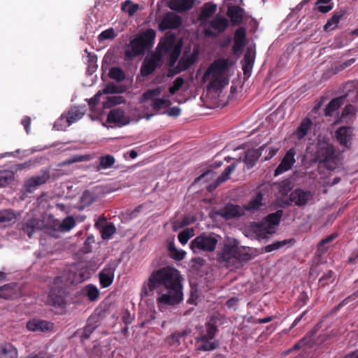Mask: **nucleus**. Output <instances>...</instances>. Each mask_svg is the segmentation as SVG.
Here are the masks:
<instances>
[{"label":"nucleus","instance_id":"obj_27","mask_svg":"<svg viewBox=\"0 0 358 358\" xmlns=\"http://www.w3.org/2000/svg\"><path fill=\"white\" fill-rule=\"evenodd\" d=\"M344 96H338L333 99L325 107V115L331 116L336 110H337L343 104H344Z\"/></svg>","mask_w":358,"mask_h":358},{"label":"nucleus","instance_id":"obj_47","mask_svg":"<svg viewBox=\"0 0 358 358\" xmlns=\"http://www.w3.org/2000/svg\"><path fill=\"white\" fill-rule=\"evenodd\" d=\"M76 226V220L72 216L65 217L59 226V229L62 232H67Z\"/></svg>","mask_w":358,"mask_h":358},{"label":"nucleus","instance_id":"obj_8","mask_svg":"<svg viewBox=\"0 0 358 358\" xmlns=\"http://www.w3.org/2000/svg\"><path fill=\"white\" fill-rule=\"evenodd\" d=\"M335 150L334 145L325 140H319L315 154V159L320 162H326L334 158Z\"/></svg>","mask_w":358,"mask_h":358},{"label":"nucleus","instance_id":"obj_61","mask_svg":"<svg viewBox=\"0 0 358 358\" xmlns=\"http://www.w3.org/2000/svg\"><path fill=\"white\" fill-rule=\"evenodd\" d=\"M246 31L243 27L238 28L234 32V41L245 43Z\"/></svg>","mask_w":358,"mask_h":358},{"label":"nucleus","instance_id":"obj_34","mask_svg":"<svg viewBox=\"0 0 358 358\" xmlns=\"http://www.w3.org/2000/svg\"><path fill=\"white\" fill-rule=\"evenodd\" d=\"M260 152L258 150L251 149L245 152L244 162L248 168H252L255 166L257 161L260 157Z\"/></svg>","mask_w":358,"mask_h":358},{"label":"nucleus","instance_id":"obj_43","mask_svg":"<svg viewBox=\"0 0 358 358\" xmlns=\"http://www.w3.org/2000/svg\"><path fill=\"white\" fill-rule=\"evenodd\" d=\"M17 354V350L12 345L0 348V358H16Z\"/></svg>","mask_w":358,"mask_h":358},{"label":"nucleus","instance_id":"obj_6","mask_svg":"<svg viewBox=\"0 0 358 358\" xmlns=\"http://www.w3.org/2000/svg\"><path fill=\"white\" fill-rule=\"evenodd\" d=\"M84 115V113L77 107H71L66 113H64L61 117L55 123L54 127L57 130H64L71 124L80 120Z\"/></svg>","mask_w":358,"mask_h":358},{"label":"nucleus","instance_id":"obj_44","mask_svg":"<svg viewBox=\"0 0 358 358\" xmlns=\"http://www.w3.org/2000/svg\"><path fill=\"white\" fill-rule=\"evenodd\" d=\"M162 94V89L157 87L155 89L146 90L141 96L140 102L143 103L148 100H152L155 97L159 96Z\"/></svg>","mask_w":358,"mask_h":358},{"label":"nucleus","instance_id":"obj_31","mask_svg":"<svg viewBox=\"0 0 358 358\" xmlns=\"http://www.w3.org/2000/svg\"><path fill=\"white\" fill-rule=\"evenodd\" d=\"M171 102L168 99L155 98L152 100L151 107L155 114L159 113L160 110L169 108Z\"/></svg>","mask_w":358,"mask_h":358},{"label":"nucleus","instance_id":"obj_35","mask_svg":"<svg viewBox=\"0 0 358 358\" xmlns=\"http://www.w3.org/2000/svg\"><path fill=\"white\" fill-rule=\"evenodd\" d=\"M195 0H171V3H173L172 9H176L179 11H185L191 9Z\"/></svg>","mask_w":358,"mask_h":358},{"label":"nucleus","instance_id":"obj_23","mask_svg":"<svg viewBox=\"0 0 358 358\" xmlns=\"http://www.w3.org/2000/svg\"><path fill=\"white\" fill-rule=\"evenodd\" d=\"M244 10L238 6H229L227 15L230 18L233 24L239 25L243 19Z\"/></svg>","mask_w":358,"mask_h":358},{"label":"nucleus","instance_id":"obj_5","mask_svg":"<svg viewBox=\"0 0 358 358\" xmlns=\"http://www.w3.org/2000/svg\"><path fill=\"white\" fill-rule=\"evenodd\" d=\"M217 242L215 237L203 234L192 241L190 248L194 253L199 251L213 252L215 250Z\"/></svg>","mask_w":358,"mask_h":358},{"label":"nucleus","instance_id":"obj_13","mask_svg":"<svg viewBox=\"0 0 358 358\" xmlns=\"http://www.w3.org/2000/svg\"><path fill=\"white\" fill-rule=\"evenodd\" d=\"M176 36L171 33H166L164 37H162L156 48L155 52H159L162 55V58L164 55L168 54L176 45Z\"/></svg>","mask_w":358,"mask_h":358},{"label":"nucleus","instance_id":"obj_38","mask_svg":"<svg viewBox=\"0 0 358 358\" xmlns=\"http://www.w3.org/2000/svg\"><path fill=\"white\" fill-rule=\"evenodd\" d=\"M99 160V164L97 166L98 171H100L101 169H107L112 167L115 162L114 157L110 155L101 156Z\"/></svg>","mask_w":358,"mask_h":358},{"label":"nucleus","instance_id":"obj_32","mask_svg":"<svg viewBox=\"0 0 358 358\" xmlns=\"http://www.w3.org/2000/svg\"><path fill=\"white\" fill-rule=\"evenodd\" d=\"M82 294L87 296L91 301H96L100 292L98 288L93 284H89L82 289Z\"/></svg>","mask_w":358,"mask_h":358},{"label":"nucleus","instance_id":"obj_26","mask_svg":"<svg viewBox=\"0 0 358 358\" xmlns=\"http://www.w3.org/2000/svg\"><path fill=\"white\" fill-rule=\"evenodd\" d=\"M236 167V164L235 163H233L228 166L224 171L222 173V174L216 179V180L211 184L208 188L210 187L216 188L217 186L221 185L222 183L224 182L225 181L228 180L230 178L231 173L235 170Z\"/></svg>","mask_w":358,"mask_h":358},{"label":"nucleus","instance_id":"obj_55","mask_svg":"<svg viewBox=\"0 0 358 358\" xmlns=\"http://www.w3.org/2000/svg\"><path fill=\"white\" fill-rule=\"evenodd\" d=\"M192 236L193 230L185 229L178 234V238L182 245H185Z\"/></svg>","mask_w":358,"mask_h":358},{"label":"nucleus","instance_id":"obj_58","mask_svg":"<svg viewBox=\"0 0 358 358\" xmlns=\"http://www.w3.org/2000/svg\"><path fill=\"white\" fill-rule=\"evenodd\" d=\"M117 34L115 32V30L113 28H109L108 29H106L103 31L99 35V40L100 41L108 40V39H113L115 38Z\"/></svg>","mask_w":358,"mask_h":358},{"label":"nucleus","instance_id":"obj_22","mask_svg":"<svg viewBox=\"0 0 358 358\" xmlns=\"http://www.w3.org/2000/svg\"><path fill=\"white\" fill-rule=\"evenodd\" d=\"M52 326V323L42 320H32L27 324V328L31 331L44 332L51 329Z\"/></svg>","mask_w":358,"mask_h":358},{"label":"nucleus","instance_id":"obj_30","mask_svg":"<svg viewBox=\"0 0 358 358\" xmlns=\"http://www.w3.org/2000/svg\"><path fill=\"white\" fill-rule=\"evenodd\" d=\"M263 194L259 192L256 195L247 203L243 206L245 210L254 212L262 206Z\"/></svg>","mask_w":358,"mask_h":358},{"label":"nucleus","instance_id":"obj_12","mask_svg":"<svg viewBox=\"0 0 358 358\" xmlns=\"http://www.w3.org/2000/svg\"><path fill=\"white\" fill-rule=\"evenodd\" d=\"M238 255V246L231 244H224L222 250L217 254V261L220 263L225 262L234 264L236 262Z\"/></svg>","mask_w":358,"mask_h":358},{"label":"nucleus","instance_id":"obj_9","mask_svg":"<svg viewBox=\"0 0 358 358\" xmlns=\"http://www.w3.org/2000/svg\"><path fill=\"white\" fill-rule=\"evenodd\" d=\"M162 55L159 52L152 53L150 57L143 61L141 66V74L143 76H148L152 74L162 64Z\"/></svg>","mask_w":358,"mask_h":358},{"label":"nucleus","instance_id":"obj_20","mask_svg":"<svg viewBox=\"0 0 358 358\" xmlns=\"http://www.w3.org/2000/svg\"><path fill=\"white\" fill-rule=\"evenodd\" d=\"M45 224L44 222L38 218H29L25 220L22 223L21 229L24 234H27L29 238L31 237L32 234L36 231L41 230Z\"/></svg>","mask_w":358,"mask_h":358},{"label":"nucleus","instance_id":"obj_33","mask_svg":"<svg viewBox=\"0 0 358 358\" xmlns=\"http://www.w3.org/2000/svg\"><path fill=\"white\" fill-rule=\"evenodd\" d=\"M197 59V52L194 51L190 55L187 57H182L178 63L179 67L182 71L187 70L192 66Z\"/></svg>","mask_w":358,"mask_h":358},{"label":"nucleus","instance_id":"obj_60","mask_svg":"<svg viewBox=\"0 0 358 358\" xmlns=\"http://www.w3.org/2000/svg\"><path fill=\"white\" fill-rule=\"evenodd\" d=\"M216 11V6L215 4H206L201 11V17L207 18L211 17Z\"/></svg>","mask_w":358,"mask_h":358},{"label":"nucleus","instance_id":"obj_48","mask_svg":"<svg viewBox=\"0 0 358 358\" xmlns=\"http://www.w3.org/2000/svg\"><path fill=\"white\" fill-rule=\"evenodd\" d=\"M91 277V272L89 268L86 266L80 268L78 272L75 274L73 281L76 282H82L86 280L90 279Z\"/></svg>","mask_w":358,"mask_h":358},{"label":"nucleus","instance_id":"obj_41","mask_svg":"<svg viewBox=\"0 0 358 358\" xmlns=\"http://www.w3.org/2000/svg\"><path fill=\"white\" fill-rule=\"evenodd\" d=\"M14 180V172L8 169L0 170V187H4Z\"/></svg>","mask_w":358,"mask_h":358},{"label":"nucleus","instance_id":"obj_50","mask_svg":"<svg viewBox=\"0 0 358 358\" xmlns=\"http://www.w3.org/2000/svg\"><path fill=\"white\" fill-rule=\"evenodd\" d=\"M211 80L208 84V88H220L222 87L225 85V78L222 77V76L218 75H210Z\"/></svg>","mask_w":358,"mask_h":358},{"label":"nucleus","instance_id":"obj_3","mask_svg":"<svg viewBox=\"0 0 358 358\" xmlns=\"http://www.w3.org/2000/svg\"><path fill=\"white\" fill-rule=\"evenodd\" d=\"M218 329L215 319L211 318L205 324V331H201L196 340L201 345L198 347L199 351H212L218 346V342L213 341Z\"/></svg>","mask_w":358,"mask_h":358},{"label":"nucleus","instance_id":"obj_2","mask_svg":"<svg viewBox=\"0 0 358 358\" xmlns=\"http://www.w3.org/2000/svg\"><path fill=\"white\" fill-rule=\"evenodd\" d=\"M156 31L153 29H148L140 33L132 39L125 50V56L129 59L143 55L150 50L155 43Z\"/></svg>","mask_w":358,"mask_h":358},{"label":"nucleus","instance_id":"obj_7","mask_svg":"<svg viewBox=\"0 0 358 358\" xmlns=\"http://www.w3.org/2000/svg\"><path fill=\"white\" fill-rule=\"evenodd\" d=\"M61 282L62 277H56L49 292L48 302L55 307H63L65 305L64 290L61 286H57Z\"/></svg>","mask_w":358,"mask_h":358},{"label":"nucleus","instance_id":"obj_49","mask_svg":"<svg viewBox=\"0 0 358 358\" xmlns=\"http://www.w3.org/2000/svg\"><path fill=\"white\" fill-rule=\"evenodd\" d=\"M283 211L282 210H278L275 213H270L266 217V222L275 227L280 223Z\"/></svg>","mask_w":358,"mask_h":358},{"label":"nucleus","instance_id":"obj_29","mask_svg":"<svg viewBox=\"0 0 358 358\" xmlns=\"http://www.w3.org/2000/svg\"><path fill=\"white\" fill-rule=\"evenodd\" d=\"M343 15L344 13L342 12H334L324 26V31H330L335 30L338 27L339 22Z\"/></svg>","mask_w":358,"mask_h":358},{"label":"nucleus","instance_id":"obj_62","mask_svg":"<svg viewBox=\"0 0 358 358\" xmlns=\"http://www.w3.org/2000/svg\"><path fill=\"white\" fill-rule=\"evenodd\" d=\"M115 232V227L113 225H112V224L107 225L105 227H103V229L101 231V237L103 239H108Z\"/></svg>","mask_w":358,"mask_h":358},{"label":"nucleus","instance_id":"obj_54","mask_svg":"<svg viewBox=\"0 0 358 358\" xmlns=\"http://www.w3.org/2000/svg\"><path fill=\"white\" fill-rule=\"evenodd\" d=\"M138 6L133 4L130 0H127L122 3L121 9L127 13L129 15H133L138 10Z\"/></svg>","mask_w":358,"mask_h":358},{"label":"nucleus","instance_id":"obj_64","mask_svg":"<svg viewBox=\"0 0 358 358\" xmlns=\"http://www.w3.org/2000/svg\"><path fill=\"white\" fill-rule=\"evenodd\" d=\"M95 329V327L92 324L86 325L84 329L82 330V333L80 334V337L82 340H86L90 338L91 334Z\"/></svg>","mask_w":358,"mask_h":358},{"label":"nucleus","instance_id":"obj_1","mask_svg":"<svg viewBox=\"0 0 358 358\" xmlns=\"http://www.w3.org/2000/svg\"><path fill=\"white\" fill-rule=\"evenodd\" d=\"M141 292L146 297L156 292V303L160 310L179 304L183 300L179 271L169 266L152 271L143 285Z\"/></svg>","mask_w":358,"mask_h":358},{"label":"nucleus","instance_id":"obj_16","mask_svg":"<svg viewBox=\"0 0 358 358\" xmlns=\"http://www.w3.org/2000/svg\"><path fill=\"white\" fill-rule=\"evenodd\" d=\"M116 266L113 264H107L99 273V283L102 288L110 286L114 280Z\"/></svg>","mask_w":358,"mask_h":358},{"label":"nucleus","instance_id":"obj_45","mask_svg":"<svg viewBox=\"0 0 358 358\" xmlns=\"http://www.w3.org/2000/svg\"><path fill=\"white\" fill-rule=\"evenodd\" d=\"M15 295L14 286L7 284L0 287V298L5 299H11Z\"/></svg>","mask_w":358,"mask_h":358},{"label":"nucleus","instance_id":"obj_10","mask_svg":"<svg viewBox=\"0 0 358 358\" xmlns=\"http://www.w3.org/2000/svg\"><path fill=\"white\" fill-rule=\"evenodd\" d=\"M354 129L350 126H341L335 131V137L338 143L347 149H350L352 145L353 138Z\"/></svg>","mask_w":358,"mask_h":358},{"label":"nucleus","instance_id":"obj_51","mask_svg":"<svg viewBox=\"0 0 358 358\" xmlns=\"http://www.w3.org/2000/svg\"><path fill=\"white\" fill-rule=\"evenodd\" d=\"M343 90L346 96H350V92L358 90V80H348L343 85Z\"/></svg>","mask_w":358,"mask_h":358},{"label":"nucleus","instance_id":"obj_21","mask_svg":"<svg viewBox=\"0 0 358 358\" xmlns=\"http://www.w3.org/2000/svg\"><path fill=\"white\" fill-rule=\"evenodd\" d=\"M255 59V52H254L251 48H248L245 53L243 59L241 61L242 69L243 74L245 76H250V73L254 65Z\"/></svg>","mask_w":358,"mask_h":358},{"label":"nucleus","instance_id":"obj_36","mask_svg":"<svg viewBox=\"0 0 358 358\" xmlns=\"http://www.w3.org/2000/svg\"><path fill=\"white\" fill-rule=\"evenodd\" d=\"M168 250L169 252L170 257L176 261H180L183 259L186 254L184 250H178L173 241L169 243Z\"/></svg>","mask_w":358,"mask_h":358},{"label":"nucleus","instance_id":"obj_40","mask_svg":"<svg viewBox=\"0 0 358 358\" xmlns=\"http://www.w3.org/2000/svg\"><path fill=\"white\" fill-rule=\"evenodd\" d=\"M182 49V44L180 43L175 45L173 48L169 52L170 53L168 65L169 67H173L175 66L178 57L180 55Z\"/></svg>","mask_w":358,"mask_h":358},{"label":"nucleus","instance_id":"obj_52","mask_svg":"<svg viewBox=\"0 0 358 358\" xmlns=\"http://www.w3.org/2000/svg\"><path fill=\"white\" fill-rule=\"evenodd\" d=\"M125 102V99L122 96H108L107 101L103 103L105 108H110L114 106L121 104Z\"/></svg>","mask_w":358,"mask_h":358},{"label":"nucleus","instance_id":"obj_46","mask_svg":"<svg viewBox=\"0 0 358 358\" xmlns=\"http://www.w3.org/2000/svg\"><path fill=\"white\" fill-rule=\"evenodd\" d=\"M108 77L117 82H122L125 79V73L120 67L114 66L110 69Z\"/></svg>","mask_w":358,"mask_h":358},{"label":"nucleus","instance_id":"obj_56","mask_svg":"<svg viewBox=\"0 0 358 358\" xmlns=\"http://www.w3.org/2000/svg\"><path fill=\"white\" fill-rule=\"evenodd\" d=\"M94 201L92 194L88 191H85L80 198V203L83 207L91 205Z\"/></svg>","mask_w":358,"mask_h":358},{"label":"nucleus","instance_id":"obj_15","mask_svg":"<svg viewBox=\"0 0 358 358\" xmlns=\"http://www.w3.org/2000/svg\"><path fill=\"white\" fill-rule=\"evenodd\" d=\"M295 150L293 148L289 149L282 159L281 160L280 164L277 166L275 170L274 176H278L289 170H290L293 165L294 164L295 160Z\"/></svg>","mask_w":358,"mask_h":358},{"label":"nucleus","instance_id":"obj_17","mask_svg":"<svg viewBox=\"0 0 358 358\" xmlns=\"http://www.w3.org/2000/svg\"><path fill=\"white\" fill-rule=\"evenodd\" d=\"M50 178V173L47 171H41L39 174L27 179L24 182V187L28 192H31L35 188L45 184Z\"/></svg>","mask_w":358,"mask_h":358},{"label":"nucleus","instance_id":"obj_28","mask_svg":"<svg viewBox=\"0 0 358 358\" xmlns=\"http://www.w3.org/2000/svg\"><path fill=\"white\" fill-rule=\"evenodd\" d=\"M210 25L218 33H222L228 27L229 21L222 16L217 15L210 22Z\"/></svg>","mask_w":358,"mask_h":358},{"label":"nucleus","instance_id":"obj_39","mask_svg":"<svg viewBox=\"0 0 358 358\" xmlns=\"http://www.w3.org/2000/svg\"><path fill=\"white\" fill-rule=\"evenodd\" d=\"M275 230V227L268 222H266L265 224H262L259 227L257 236L259 238L264 239L267 238L268 235L273 234Z\"/></svg>","mask_w":358,"mask_h":358},{"label":"nucleus","instance_id":"obj_18","mask_svg":"<svg viewBox=\"0 0 358 358\" xmlns=\"http://www.w3.org/2000/svg\"><path fill=\"white\" fill-rule=\"evenodd\" d=\"M217 214L225 220H231L245 214L243 207L238 205L227 203L223 208L220 209Z\"/></svg>","mask_w":358,"mask_h":358},{"label":"nucleus","instance_id":"obj_19","mask_svg":"<svg viewBox=\"0 0 358 358\" xmlns=\"http://www.w3.org/2000/svg\"><path fill=\"white\" fill-rule=\"evenodd\" d=\"M108 123H115L118 126H124L129 123V117L125 115L124 110L116 108L110 110L108 114Z\"/></svg>","mask_w":358,"mask_h":358},{"label":"nucleus","instance_id":"obj_24","mask_svg":"<svg viewBox=\"0 0 358 358\" xmlns=\"http://www.w3.org/2000/svg\"><path fill=\"white\" fill-rule=\"evenodd\" d=\"M17 217L13 210H0V227H7L16 222Z\"/></svg>","mask_w":358,"mask_h":358},{"label":"nucleus","instance_id":"obj_42","mask_svg":"<svg viewBox=\"0 0 358 358\" xmlns=\"http://www.w3.org/2000/svg\"><path fill=\"white\" fill-rule=\"evenodd\" d=\"M335 273L331 270L327 271L319 279L318 285L320 287H325L327 285L333 283L335 280Z\"/></svg>","mask_w":358,"mask_h":358},{"label":"nucleus","instance_id":"obj_59","mask_svg":"<svg viewBox=\"0 0 358 358\" xmlns=\"http://www.w3.org/2000/svg\"><path fill=\"white\" fill-rule=\"evenodd\" d=\"M185 83L184 79L182 77H178L169 89V92L171 94H175L183 85Z\"/></svg>","mask_w":358,"mask_h":358},{"label":"nucleus","instance_id":"obj_25","mask_svg":"<svg viewBox=\"0 0 358 358\" xmlns=\"http://www.w3.org/2000/svg\"><path fill=\"white\" fill-rule=\"evenodd\" d=\"M312 126L313 122L310 118L306 117L303 119L294 133L296 138L299 141L302 140L307 135Z\"/></svg>","mask_w":358,"mask_h":358},{"label":"nucleus","instance_id":"obj_14","mask_svg":"<svg viewBox=\"0 0 358 358\" xmlns=\"http://www.w3.org/2000/svg\"><path fill=\"white\" fill-rule=\"evenodd\" d=\"M229 66V59H217L209 66L204 73L203 78H207L210 75L222 76L228 70Z\"/></svg>","mask_w":358,"mask_h":358},{"label":"nucleus","instance_id":"obj_11","mask_svg":"<svg viewBox=\"0 0 358 358\" xmlns=\"http://www.w3.org/2000/svg\"><path fill=\"white\" fill-rule=\"evenodd\" d=\"M182 24V18L180 16L172 13H166L162 17L158 25V29L161 31L167 29H175L179 28Z\"/></svg>","mask_w":358,"mask_h":358},{"label":"nucleus","instance_id":"obj_37","mask_svg":"<svg viewBox=\"0 0 358 358\" xmlns=\"http://www.w3.org/2000/svg\"><path fill=\"white\" fill-rule=\"evenodd\" d=\"M337 335V332L335 330H331L330 331H327L319 335L316 340L315 343L317 345H323V344H331V339L335 337Z\"/></svg>","mask_w":358,"mask_h":358},{"label":"nucleus","instance_id":"obj_4","mask_svg":"<svg viewBox=\"0 0 358 358\" xmlns=\"http://www.w3.org/2000/svg\"><path fill=\"white\" fill-rule=\"evenodd\" d=\"M314 192L305 190L302 188H296L287 197L286 203L287 205L294 203L299 208H303L314 199Z\"/></svg>","mask_w":358,"mask_h":358},{"label":"nucleus","instance_id":"obj_53","mask_svg":"<svg viewBox=\"0 0 358 358\" xmlns=\"http://www.w3.org/2000/svg\"><path fill=\"white\" fill-rule=\"evenodd\" d=\"M291 241H292V240H283L282 241L274 242L272 244H269V245L265 246L264 248V252H268V253L271 252L273 250H276L280 249L282 247H284L285 245H286Z\"/></svg>","mask_w":358,"mask_h":358},{"label":"nucleus","instance_id":"obj_57","mask_svg":"<svg viewBox=\"0 0 358 358\" xmlns=\"http://www.w3.org/2000/svg\"><path fill=\"white\" fill-rule=\"evenodd\" d=\"M88 159V157L85 155H73L67 159L64 160L61 165H70L76 162H84Z\"/></svg>","mask_w":358,"mask_h":358},{"label":"nucleus","instance_id":"obj_63","mask_svg":"<svg viewBox=\"0 0 358 358\" xmlns=\"http://www.w3.org/2000/svg\"><path fill=\"white\" fill-rule=\"evenodd\" d=\"M307 339L308 338L306 337H304L303 338L301 339L298 343H295L292 348L285 351L283 353V355H287L291 352L301 349L302 347L308 344Z\"/></svg>","mask_w":358,"mask_h":358}]
</instances>
